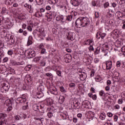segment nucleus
Masks as SVG:
<instances>
[{
	"label": "nucleus",
	"mask_w": 125,
	"mask_h": 125,
	"mask_svg": "<svg viewBox=\"0 0 125 125\" xmlns=\"http://www.w3.org/2000/svg\"><path fill=\"white\" fill-rule=\"evenodd\" d=\"M116 66L117 67H121V62L118 61L116 63Z\"/></svg>",
	"instance_id": "nucleus-57"
},
{
	"label": "nucleus",
	"mask_w": 125,
	"mask_h": 125,
	"mask_svg": "<svg viewBox=\"0 0 125 125\" xmlns=\"http://www.w3.org/2000/svg\"><path fill=\"white\" fill-rule=\"evenodd\" d=\"M100 119H101V120L102 121L105 120V119H106V114H105L104 112L101 113L100 116Z\"/></svg>",
	"instance_id": "nucleus-23"
},
{
	"label": "nucleus",
	"mask_w": 125,
	"mask_h": 125,
	"mask_svg": "<svg viewBox=\"0 0 125 125\" xmlns=\"http://www.w3.org/2000/svg\"><path fill=\"white\" fill-rule=\"evenodd\" d=\"M105 94V92H104V91L103 90H101L99 92V95H100V96H104Z\"/></svg>",
	"instance_id": "nucleus-40"
},
{
	"label": "nucleus",
	"mask_w": 125,
	"mask_h": 125,
	"mask_svg": "<svg viewBox=\"0 0 125 125\" xmlns=\"http://www.w3.org/2000/svg\"><path fill=\"white\" fill-rule=\"evenodd\" d=\"M105 37H106V33H103L101 36V38L102 40H103Z\"/></svg>",
	"instance_id": "nucleus-51"
},
{
	"label": "nucleus",
	"mask_w": 125,
	"mask_h": 125,
	"mask_svg": "<svg viewBox=\"0 0 125 125\" xmlns=\"http://www.w3.org/2000/svg\"><path fill=\"white\" fill-rule=\"evenodd\" d=\"M32 40H33V37H32V36H30L28 38V41L27 43V46L31 45V44L33 43V42H32Z\"/></svg>",
	"instance_id": "nucleus-16"
},
{
	"label": "nucleus",
	"mask_w": 125,
	"mask_h": 125,
	"mask_svg": "<svg viewBox=\"0 0 125 125\" xmlns=\"http://www.w3.org/2000/svg\"><path fill=\"white\" fill-rule=\"evenodd\" d=\"M92 42H93V41L88 39L84 42V45H89L91 43H92Z\"/></svg>",
	"instance_id": "nucleus-21"
},
{
	"label": "nucleus",
	"mask_w": 125,
	"mask_h": 125,
	"mask_svg": "<svg viewBox=\"0 0 125 125\" xmlns=\"http://www.w3.org/2000/svg\"><path fill=\"white\" fill-rule=\"evenodd\" d=\"M78 14H79V13H78V12H77L75 11H72L70 13V15L71 16H72V17L73 16H74V17H76V16H77V15H78Z\"/></svg>",
	"instance_id": "nucleus-28"
},
{
	"label": "nucleus",
	"mask_w": 125,
	"mask_h": 125,
	"mask_svg": "<svg viewBox=\"0 0 125 125\" xmlns=\"http://www.w3.org/2000/svg\"><path fill=\"white\" fill-rule=\"evenodd\" d=\"M27 30L29 32H32V31H33V26H32V25H28V26H27Z\"/></svg>",
	"instance_id": "nucleus-35"
},
{
	"label": "nucleus",
	"mask_w": 125,
	"mask_h": 125,
	"mask_svg": "<svg viewBox=\"0 0 125 125\" xmlns=\"http://www.w3.org/2000/svg\"><path fill=\"white\" fill-rule=\"evenodd\" d=\"M113 118H114V122H117V121H118V116H117V115H115L114 117H113Z\"/></svg>",
	"instance_id": "nucleus-59"
},
{
	"label": "nucleus",
	"mask_w": 125,
	"mask_h": 125,
	"mask_svg": "<svg viewBox=\"0 0 125 125\" xmlns=\"http://www.w3.org/2000/svg\"><path fill=\"white\" fill-rule=\"evenodd\" d=\"M34 16L35 17H42V14L39 11H37L35 13V14H34Z\"/></svg>",
	"instance_id": "nucleus-25"
},
{
	"label": "nucleus",
	"mask_w": 125,
	"mask_h": 125,
	"mask_svg": "<svg viewBox=\"0 0 125 125\" xmlns=\"http://www.w3.org/2000/svg\"><path fill=\"white\" fill-rule=\"evenodd\" d=\"M66 21H71V20H73V17L71 15H69L67 16H66Z\"/></svg>",
	"instance_id": "nucleus-30"
},
{
	"label": "nucleus",
	"mask_w": 125,
	"mask_h": 125,
	"mask_svg": "<svg viewBox=\"0 0 125 125\" xmlns=\"http://www.w3.org/2000/svg\"><path fill=\"white\" fill-rule=\"evenodd\" d=\"M50 92L52 94H54V95H58V92H57V89H56V88L55 87H54L53 88H50Z\"/></svg>",
	"instance_id": "nucleus-9"
},
{
	"label": "nucleus",
	"mask_w": 125,
	"mask_h": 125,
	"mask_svg": "<svg viewBox=\"0 0 125 125\" xmlns=\"http://www.w3.org/2000/svg\"><path fill=\"white\" fill-rule=\"evenodd\" d=\"M105 64L107 70H110L112 68V61H107Z\"/></svg>",
	"instance_id": "nucleus-11"
},
{
	"label": "nucleus",
	"mask_w": 125,
	"mask_h": 125,
	"mask_svg": "<svg viewBox=\"0 0 125 125\" xmlns=\"http://www.w3.org/2000/svg\"><path fill=\"white\" fill-rule=\"evenodd\" d=\"M113 80H115V82H119L120 81V79H121L120 73L118 72H115L113 74Z\"/></svg>",
	"instance_id": "nucleus-4"
},
{
	"label": "nucleus",
	"mask_w": 125,
	"mask_h": 125,
	"mask_svg": "<svg viewBox=\"0 0 125 125\" xmlns=\"http://www.w3.org/2000/svg\"><path fill=\"white\" fill-rule=\"evenodd\" d=\"M95 80L97 83H102L103 79L100 76H97L95 78Z\"/></svg>",
	"instance_id": "nucleus-19"
},
{
	"label": "nucleus",
	"mask_w": 125,
	"mask_h": 125,
	"mask_svg": "<svg viewBox=\"0 0 125 125\" xmlns=\"http://www.w3.org/2000/svg\"><path fill=\"white\" fill-rule=\"evenodd\" d=\"M101 35H102V33H101V32L100 31L98 32L96 35V38L97 39H100V38H101Z\"/></svg>",
	"instance_id": "nucleus-34"
},
{
	"label": "nucleus",
	"mask_w": 125,
	"mask_h": 125,
	"mask_svg": "<svg viewBox=\"0 0 125 125\" xmlns=\"http://www.w3.org/2000/svg\"><path fill=\"white\" fill-rule=\"evenodd\" d=\"M7 12V10H6V8L3 7L2 8V11H1L2 14H4V13H6Z\"/></svg>",
	"instance_id": "nucleus-39"
},
{
	"label": "nucleus",
	"mask_w": 125,
	"mask_h": 125,
	"mask_svg": "<svg viewBox=\"0 0 125 125\" xmlns=\"http://www.w3.org/2000/svg\"><path fill=\"white\" fill-rule=\"evenodd\" d=\"M60 90L61 92H65V88L63 86L60 87Z\"/></svg>",
	"instance_id": "nucleus-53"
},
{
	"label": "nucleus",
	"mask_w": 125,
	"mask_h": 125,
	"mask_svg": "<svg viewBox=\"0 0 125 125\" xmlns=\"http://www.w3.org/2000/svg\"><path fill=\"white\" fill-rule=\"evenodd\" d=\"M0 120H1V121H6V120H5V115L4 114L0 113Z\"/></svg>",
	"instance_id": "nucleus-26"
},
{
	"label": "nucleus",
	"mask_w": 125,
	"mask_h": 125,
	"mask_svg": "<svg viewBox=\"0 0 125 125\" xmlns=\"http://www.w3.org/2000/svg\"><path fill=\"white\" fill-rule=\"evenodd\" d=\"M94 63H98L99 62V59L95 58L94 59Z\"/></svg>",
	"instance_id": "nucleus-60"
},
{
	"label": "nucleus",
	"mask_w": 125,
	"mask_h": 125,
	"mask_svg": "<svg viewBox=\"0 0 125 125\" xmlns=\"http://www.w3.org/2000/svg\"><path fill=\"white\" fill-rule=\"evenodd\" d=\"M57 21H61L62 23H64L65 21H64V17L62 16H59L56 18Z\"/></svg>",
	"instance_id": "nucleus-15"
},
{
	"label": "nucleus",
	"mask_w": 125,
	"mask_h": 125,
	"mask_svg": "<svg viewBox=\"0 0 125 125\" xmlns=\"http://www.w3.org/2000/svg\"><path fill=\"white\" fill-rule=\"evenodd\" d=\"M5 106H11V101L9 99L6 100L4 102Z\"/></svg>",
	"instance_id": "nucleus-22"
},
{
	"label": "nucleus",
	"mask_w": 125,
	"mask_h": 125,
	"mask_svg": "<svg viewBox=\"0 0 125 125\" xmlns=\"http://www.w3.org/2000/svg\"><path fill=\"white\" fill-rule=\"evenodd\" d=\"M1 89V90H2V89H4L5 91L8 90V89H9V85L8 84V83H4L2 85Z\"/></svg>",
	"instance_id": "nucleus-6"
},
{
	"label": "nucleus",
	"mask_w": 125,
	"mask_h": 125,
	"mask_svg": "<svg viewBox=\"0 0 125 125\" xmlns=\"http://www.w3.org/2000/svg\"><path fill=\"white\" fill-rule=\"evenodd\" d=\"M5 2L6 4H9L10 5L14 2V0H6Z\"/></svg>",
	"instance_id": "nucleus-31"
},
{
	"label": "nucleus",
	"mask_w": 125,
	"mask_h": 125,
	"mask_svg": "<svg viewBox=\"0 0 125 125\" xmlns=\"http://www.w3.org/2000/svg\"><path fill=\"white\" fill-rule=\"evenodd\" d=\"M24 6L25 7H26V8H28L29 9V13H33V9L32 8V6L29 4H25Z\"/></svg>",
	"instance_id": "nucleus-13"
},
{
	"label": "nucleus",
	"mask_w": 125,
	"mask_h": 125,
	"mask_svg": "<svg viewBox=\"0 0 125 125\" xmlns=\"http://www.w3.org/2000/svg\"><path fill=\"white\" fill-rule=\"evenodd\" d=\"M37 89L39 90V91L42 92V91H43V90H44V86H43V85H40L37 88Z\"/></svg>",
	"instance_id": "nucleus-24"
},
{
	"label": "nucleus",
	"mask_w": 125,
	"mask_h": 125,
	"mask_svg": "<svg viewBox=\"0 0 125 125\" xmlns=\"http://www.w3.org/2000/svg\"><path fill=\"white\" fill-rule=\"evenodd\" d=\"M47 105H52L53 104V100L50 98H48L46 99Z\"/></svg>",
	"instance_id": "nucleus-14"
},
{
	"label": "nucleus",
	"mask_w": 125,
	"mask_h": 125,
	"mask_svg": "<svg viewBox=\"0 0 125 125\" xmlns=\"http://www.w3.org/2000/svg\"><path fill=\"white\" fill-rule=\"evenodd\" d=\"M10 41H11V42L12 43H14V42H15V40L14 38H13V37H11Z\"/></svg>",
	"instance_id": "nucleus-50"
},
{
	"label": "nucleus",
	"mask_w": 125,
	"mask_h": 125,
	"mask_svg": "<svg viewBox=\"0 0 125 125\" xmlns=\"http://www.w3.org/2000/svg\"><path fill=\"white\" fill-rule=\"evenodd\" d=\"M67 38L68 40H70V41H74V39H75V33L71 32H69L68 33Z\"/></svg>",
	"instance_id": "nucleus-5"
},
{
	"label": "nucleus",
	"mask_w": 125,
	"mask_h": 125,
	"mask_svg": "<svg viewBox=\"0 0 125 125\" xmlns=\"http://www.w3.org/2000/svg\"><path fill=\"white\" fill-rule=\"evenodd\" d=\"M71 4L72 5H74V6H78L79 5V0H72L71 1Z\"/></svg>",
	"instance_id": "nucleus-20"
},
{
	"label": "nucleus",
	"mask_w": 125,
	"mask_h": 125,
	"mask_svg": "<svg viewBox=\"0 0 125 125\" xmlns=\"http://www.w3.org/2000/svg\"><path fill=\"white\" fill-rule=\"evenodd\" d=\"M114 25V21L112 20L107 21L105 22V26L108 29H112L113 25Z\"/></svg>",
	"instance_id": "nucleus-2"
},
{
	"label": "nucleus",
	"mask_w": 125,
	"mask_h": 125,
	"mask_svg": "<svg viewBox=\"0 0 125 125\" xmlns=\"http://www.w3.org/2000/svg\"><path fill=\"white\" fill-rule=\"evenodd\" d=\"M7 61H8V58L7 57H5L2 60L3 63H6V62H7Z\"/></svg>",
	"instance_id": "nucleus-47"
},
{
	"label": "nucleus",
	"mask_w": 125,
	"mask_h": 125,
	"mask_svg": "<svg viewBox=\"0 0 125 125\" xmlns=\"http://www.w3.org/2000/svg\"><path fill=\"white\" fill-rule=\"evenodd\" d=\"M7 54H8L9 55L11 56V55H12V54H13V51L12 50H9L7 52Z\"/></svg>",
	"instance_id": "nucleus-44"
},
{
	"label": "nucleus",
	"mask_w": 125,
	"mask_h": 125,
	"mask_svg": "<svg viewBox=\"0 0 125 125\" xmlns=\"http://www.w3.org/2000/svg\"><path fill=\"white\" fill-rule=\"evenodd\" d=\"M25 15L21 14L20 15V16H18V19H20V20H24L25 19Z\"/></svg>",
	"instance_id": "nucleus-32"
},
{
	"label": "nucleus",
	"mask_w": 125,
	"mask_h": 125,
	"mask_svg": "<svg viewBox=\"0 0 125 125\" xmlns=\"http://www.w3.org/2000/svg\"><path fill=\"white\" fill-rule=\"evenodd\" d=\"M114 108L116 109L117 110H119V109H120V106L119 104H116L114 106Z\"/></svg>",
	"instance_id": "nucleus-63"
},
{
	"label": "nucleus",
	"mask_w": 125,
	"mask_h": 125,
	"mask_svg": "<svg viewBox=\"0 0 125 125\" xmlns=\"http://www.w3.org/2000/svg\"><path fill=\"white\" fill-rule=\"evenodd\" d=\"M93 100H96L97 99V96L96 95H94L92 96Z\"/></svg>",
	"instance_id": "nucleus-54"
},
{
	"label": "nucleus",
	"mask_w": 125,
	"mask_h": 125,
	"mask_svg": "<svg viewBox=\"0 0 125 125\" xmlns=\"http://www.w3.org/2000/svg\"><path fill=\"white\" fill-rule=\"evenodd\" d=\"M121 51L122 52H125V46L122 47Z\"/></svg>",
	"instance_id": "nucleus-64"
},
{
	"label": "nucleus",
	"mask_w": 125,
	"mask_h": 125,
	"mask_svg": "<svg viewBox=\"0 0 125 125\" xmlns=\"http://www.w3.org/2000/svg\"><path fill=\"white\" fill-rule=\"evenodd\" d=\"M42 57H37L34 59V61L35 62H41V61H42Z\"/></svg>",
	"instance_id": "nucleus-29"
},
{
	"label": "nucleus",
	"mask_w": 125,
	"mask_h": 125,
	"mask_svg": "<svg viewBox=\"0 0 125 125\" xmlns=\"http://www.w3.org/2000/svg\"><path fill=\"white\" fill-rule=\"evenodd\" d=\"M13 108L11 105H9L8 106V108H7V112H10L12 110Z\"/></svg>",
	"instance_id": "nucleus-46"
},
{
	"label": "nucleus",
	"mask_w": 125,
	"mask_h": 125,
	"mask_svg": "<svg viewBox=\"0 0 125 125\" xmlns=\"http://www.w3.org/2000/svg\"><path fill=\"white\" fill-rule=\"evenodd\" d=\"M82 106L84 108H88V105H89L90 103L88 101H84L82 102Z\"/></svg>",
	"instance_id": "nucleus-12"
},
{
	"label": "nucleus",
	"mask_w": 125,
	"mask_h": 125,
	"mask_svg": "<svg viewBox=\"0 0 125 125\" xmlns=\"http://www.w3.org/2000/svg\"><path fill=\"white\" fill-rule=\"evenodd\" d=\"M47 116L48 118H52V117H53V114H52V112H48L47 113Z\"/></svg>",
	"instance_id": "nucleus-48"
},
{
	"label": "nucleus",
	"mask_w": 125,
	"mask_h": 125,
	"mask_svg": "<svg viewBox=\"0 0 125 125\" xmlns=\"http://www.w3.org/2000/svg\"><path fill=\"white\" fill-rule=\"evenodd\" d=\"M39 64L42 67H44L45 66V59L42 58V59L40 62Z\"/></svg>",
	"instance_id": "nucleus-17"
},
{
	"label": "nucleus",
	"mask_w": 125,
	"mask_h": 125,
	"mask_svg": "<svg viewBox=\"0 0 125 125\" xmlns=\"http://www.w3.org/2000/svg\"><path fill=\"white\" fill-rule=\"evenodd\" d=\"M27 52V57L28 58H33L36 56V53L33 49H29Z\"/></svg>",
	"instance_id": "nucleus-3"
},
{
	"label": "nucleus",
	"mask_w": 125,
	"mask_h": 125,
	"mask_svg": "<svg viewBox=\"0 0 125 125\" xmlns=\"http://www.w3.org/2000/svg\"><path fill=\"white\" fill-rule=\"evenodd\" d=\"M17 101H19V103H25L27 101V99L26 98L21 97L17 98Z\"/></svg>",
	"instance_id": "nucleus-10"
},
{
	"label": "nucleus",
	"mask_w": 125,
	"mask_h": 125,
	"mask_svg": "<svg viewBox=\"0 0 125 125\" xmlns=\"http://www.w3.org/2000/svg\"><path fill=\"white\" fill-rule=\"evenodd\" d=\"M74 107L75 109H79L80 108V104H79V102H77L74 104Z\"/></svg>",
	"instance_id": "nucleus-37"
},
{
	"label": "nucleus",
	"mask_w": 125,
	"mask_h": 125,
	"mask_svg": "<svg viewBox=\"0 0 125 125\" xmlns=\"http://www.w3.org/2000/svg\"><path fill=\"white\" fill-rule=\"evenodd\" d=\"M119 30L118 29H115L111 32V36L115 38V39H117L119 37Z\"/></svg>",
	"instance_id": "nucleus-7"
},
{
	"label": "nucleus",
	"mask_w": 125,
	"mask_h": 125,
	"mask_svg": "<svg viewBox=\"0 0 125 125\" xmlns=\"http://www.w3.org/2000/svg\"><path fill=\"white\" fill-rule=\"evenodd\" d=\"M98 2V0H94L92 2V4L93 6H96V4Z\"/></svg>",
	"instance_id": "nucleus-38"
},
{
	"label": "nucleus",
	"mask_w": 125,
	"mask_h": 125,
	"mask_svg": "<svg viewBox=\"0 0 125 125\" xmlns=\"http://www.w3.org/2000/svg\"><path fill=\"white\" fill-rule=\"evenodd\" d=\"M56 73L57 75H58L59 77H61V71L58 70L57 71Z\"/></svg>",
	"instance_id": "nucleus-52"
},
{
	"label": "nucleus",
	"mask_w": 125,
	"mask_h": 125,
	"mask_svg": "<svg viewBox=\"0 0 125 125\" xmlns=\"http://www.w3.org/2000/svg\"><path fill=\"white\" fill-rule=\"evenodd\" d=\"M35 120H36V121H39V122H41V123H42L43 121V118H35Z\"/></svg>",
	"instance_id": "nucleus-45"
},
{
	"label": "nucleus",
	"mask_w": 125,
	"mask_h": 125,
	"mask_svg": "<svg viewBox=\"0 0 125 125\" xmlns=\"http://www.w3.org/2000/svg\"><path fill=\"white\" fill-rule=\"evenodd\" d=\"M118 17V19L119 20H122V21H124V19H125V16H122V15L121 16H117Z\"/></svg>",
	"instance_id": "nucleus-41"
},
{
	"label": "nucleus",
	"mask_w": 125,
	"mask_h": 125,
	"mask_svg": "<svg viewBox=\"0 0 125 125\" xmlns=\"http://www.w3.org/2000/svg\"><path fill=\"white\" fill-rule=\"evenodd\" d=\"M46 52V50H45V49L44 48L42 49L41 53V54H44V53H45Z\"/></svg>",
	"instance_id": "nucleus-49"
},
{
	"label": "nucleus",
	"mask_w": 125,
	"mask_h": 125,
	"mask_svg": "<svg viewBox=\"0 0 125 125\" xmlns=\"http://www.w3.org/2000/svg\"><path fill=\"white\" fill-rule=\"evenodd\" d=\"M36 2L37 3V4L41 5L43 3V0H36Z\"/></svg>",
	"instance_id": "nucleus-33"
},
{
	"label": "nucleus",
	"mask_w": 125,
	"mask_h": 125,
	"mask_svg": "<svg viewBox=\"0 0 125 125\" xmlns=\"http://www.w3.org/2000/svg\"><path fill=\"white\" fill-rule=\"evenodd\" d=\"M95 16L96 18H98V17H99V13L96 12L95 13Z\"/></svg>",
	"instance_id": "nucleus-61"
},
{
	"label": "nucleus",
	"mask_w": 125,
	"mask_h": 125,
	"mask_svg": "<svg viewBox=\"0 0 125 125\" xmlns=\"http://www.w3.org/2000/svg\"><path fill=\"white\" fill-rule=\"evenodd\" d=\"M76 86V84L75 83H69V87H72V88H74Z\"/></svg>",
	"instance_id": "nucleus-43"
},
{
	"label": "nucleus",
	"mask_w": 125,
	"mask_h": 125,
	"mask_svg": "<svg viewBox=\"0 0 125 125\" xmlns=\"http://www.w3.org/2000/svg\"><path fill=\"white\" fill-rule=\"evenodd\" d=\"M122 24H123V25H122V28L123 30H125V21L122 23Z\"/></svg>",
	"instance_id": "nucleus-62"
},
{
	"label": "nucleus",
	"mask_w": 125,
	"mask_h": 125,
	"mask_svg": "<svg viewBox=\"0 0 125 125\" xmlns=\"http://www.w3.org/2000/svg\"><path fill=\"white\" fill-rule=\"evenodd\" d=\"M108 47V44L106 43H104L102 46V48L104 50H107V48Z\"/></svg>",
	"instance_id": "nucleus-27"
},
{
	"label": "nucleus",
	"mask_w": 125,
	"mask_h": 125,
	"mask_svg": "<svg viewBox=\"0 0 125 125\" xmlns=\"http://www.w3.org/2000/svg\"><path fill=\"white\" fill-rule=\"evenodd\" d=\"M75 24L77 25V26L87 27V25L90 24V21L88 18L82 17L77 19Z\"/></svg>",
	"instance_id": "nucleus-1"
},
{
	"label": "nucleus",
	"mask_w": 125,
	"mask_h": 125,
	"mask_svg": "<svg viewBox=\"0 0 125 125\" xmlns=\"http://www.w3.org/2000/svg\"><path fill=\"white\" fill-rule=\"evenodd\" d=\"M32 68V65H28L25 67V69L27 70V69H28V70H30Z\"/></svg>",
	"instance_id": "nucleus-56"
},
{
	"label": "nucleus",
	"mask_w": 125,
	"mask_h": 125,
	"mask_svg": "<svg viewBox=\"0 0 125 125\" xmlns=\"http://www.w3.org/2000/svg\"><path fill=\"white\" fill-rule=\"evenodd\" d=\"M65 100V98L63 96L60 95L59 98L58 99V101L60 104H62L64 101Z\"/></svg>",
	"instance_id": "nucleus-18"
},
{
	"label": "nucleus",
	"mask_w": 125,
	"mask_h": 125,
	"mask_svg": "<svg viewBox=\"0 0 125 125\" xmlns=\"http://www.w3.org/2000/svg\"><path fill=\"white\" fill-rule=\"evenodd\" d=\"M112 83V82H111L110 80H107L106 82V84L107 85H111V84Z\"/></svg>",
	"instance_id": "nucleus-55"
},
{
	"label": "nucleus",
	"mask_w": 125,
	"mask_h": 125,
	"mask_svg": "<svg viewBox=\"0 0 125 125\" xmlns=\"http://www.w3.org/2000/svg\"><path fill=\"white\" fill-rule=\"evenodd\" d=\"M118 102V104H123V99H119Z\"/></svg>",
	"instance_id": "nucleus-58"
},
{
	"label": "nucleus",
	"mask_w": 125,
	"mask_h": 125,
	"mask_svg": "<svg viewBox=\"0 0 125 125\" xmlns=\"http://www.w3.org/2000/svg\"><path fill=\"white\" fill-rule=\"evenodd\" d=\"M6 125V120H0V125Z\"/></svg>",
	"instance_id": "nucleus-36"
},
{
	"label": "nucleus",
	"mask_w": 125,
	"mask_h": 125,
	"mask_svg": "<svg viewBox=\"0 0 125 125\" xmlns=\"http://www.w3.org/2000/svg\"><path fill=\"white\" fill-rule=\"evenodd\" d=\"M44 47V45H43V44H40L39 46H38V48L39 49H43Z\"/></svg>",
	"instance_id": "nucleus-42"
},
{
	"label": "nucleus",
	"mask_w": 125,
	"mask_h": 125,
	"mask_svg": "<svg viewBox=\"0 0 125 125\" xmlns=\"http://www.w3.org/2000/svg\"><path fill=\"white\" fill-rule=\"evenodd\" d=\"M55 13L54 12H50L49 13H48L47 15V17L49 21L52 19L53 17H55Z\"/></svg>",
	"instance_id": "nucleus-8"
}]
</instances>
